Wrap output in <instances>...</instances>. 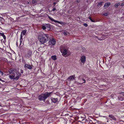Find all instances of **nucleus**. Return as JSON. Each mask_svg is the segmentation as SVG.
I'll return each mask as SVG.
<instances>
[{
	"mask_svg": "<svg viewBox=\"0 0 124 124\" xmlns=\"http://www.w3.org/2000/svg\"><path fill=\"white\" fill-rule=\"evenodd\" d=\"M56 10V9L55 8H54L52 10V11H55Z\"/></svg>",
	"mask_w": 124,
	"mask_h": 124,
	"instance_id": "nucleus-33",
	"label": "nucleus"
},
{
	"mask_svg": "<svg viewBox=\"0 0 124 124\" xmlns=\"http://www.w3.org/2000/svg\"><path fill=\"white\" fill-rule=\"evenodd\" d=\"M23 40V37L21 34V35L20 38V42H22Z\"/></svg>",
	"mask_w": 124,
	"mask_h": 124,
	"instance_id": "nucleus-23",
	"label": "nucleus"
},
{
	"mask_svg": "<svg viewBox=\"0 0 124 124\" xmlns=\"http://www.w3.org/2000/svg\"><path fill=\"white\" fill-rule=\"evenodd\" d=\"M26 31L24 30L22 31L21 32V34H22L23 35H25L26 33Z\"/></svg>",
	"mask_w": 124,
	"mask_h": 124,
	"instance_id": "nucleus-21",
	"label": "nucleus"
},
{
	"mask_svg": "<svg viewBox=\"0 0 124 124\" xmlns=\"http://www.w3.org/2000/svg\"><path fill=\"white\" fill-rule=\"evenodd\" d=\"M4 35V33H0V35L1 36H3Z\"/></svg>",
	"mask_w": 124,
	"mask_h": 124,
	"instance_id": "nucleus-29",
	"label": "nucleus"
},
{
	"mask_svg": "<svg viewBox=\"0 0 124 124\" xmlns=\"http://www.w3.org/2000/svg\"><path fill=\"white\" fill-rule=\"evenodd\" d=\"M83 25L84 26L86 27H87L88 26V25L86 23H84Z\"/></svg>",
	"mask_w": 124,
	"mask_h": 124,
	"instance_id": "nucleus-27",
	"label": "nucleus"
},
{
	"mask_svg": "<svg viewBox=\"0 0 124 124\" xmlns=\"http://www.w3.org/2000/svg\"><path fill=\"white\" fill-rule=\"evenodd\" d=\"M52 92H46L45 93L39 95L38 97L39 100L40 101H45V100L51 96Z\"/></svg>",
	"mask_w": 124,
	"mask_h": 124,
	"instance_id": "nucleus-2",
	"label": "nucleus"
},
{
	"mask_svg": "<svg viewBox=\"0 0 124 124\" xmlns=\"http://www.w3.org/2000/svg\"><path fill=\"white\" fill-rule=\"evenodd\" d=\"M123 15H124V14H123Z\"/></svg>",
	"mask_w": 124,
	"mask_h": 124,
	"instance_id": "nucleus-44",
	"label": "nucleus"
},
{
	"mask_svg": "<svg viewBox=\"0 0 124 124\" xmlns=\"http://www.w3.org/2000/svg\"><path fill=\"white\" fill-rule=\"evenodd\" d=\"M103 15L105 16H107L108 15V14L107 13H105L103 14Z\"/></svg>",
	"mask_w": 124,
	"mask_h": 124,
	"instance_id": "nucleus-32",
	"label": "nucleus"
},
{
	"mask_svg": "<svg viewBox=\"0 0 124 124\" xmlns=\"http://www.w3.org/2000/svg\"><path fill=\"white\" fill-rule=\"evenodd\" d=\"M0 81H2V80L1 78H0Z\"/></svg>",
	"mask_w": 124,
	"mask_h": 124,
	"instance_id": "nucleus-41",
	"label": "nucleus"
},
{
	"mask_svg": "<svg viewBox=\"0 0 124 124\" xmlns=\"http://www.w3.org/2000/svg\"><path fill=\"white\" fill-rule=\"evenodd\" d=\"M32 65H31L28 64H25L24 66V67L26 69L31 70L32 69Z\"/></svg>",
	"mask_w": 124,
	"mask_h": 124,
	"instance_id": "nucleus-7",
	"label": "nucleus"
},
{
	"mask_svg": "<svg viewBox=\"0 0 124 124\" xmlns=\"http://www.w3.org/2000/svg\"><path fill=\"white\" fill-rule=\"evenodd\" d=\"M0 72L1 73V75H3V72H2L1 70H0Z\"/></svg>",
	"mask_w": 124,
	"mask_h": 124,
	"instance_id": "nucleus-35",
	"label": "nucleus"
},
{
	"mask_svg": "<svg viewBox=\"0 0 124 124\" xmlns=\"http://www.w3.org/2000/svg\"><path fill=\"white\" fill-rule=\"evenodd\" d=\"M16 72V73L17 74V75L16 76L14 79V81L18 80L19 78L20 77L21 75V73L17 71Z\"/></svg>",
	"mask_w": 124,
	"mask_h": 124,
	"instance_id": "nucleus-5",
	"label": "nucleus"
},
{
	"mask_svg": "<svg viewBox=\"0 0 124 124\" xmlns=\"http://www.w3.org/2000/svg\"><path fill=\"white\" fill-rule=\"evenodd\" d=\"M118 99L120 101H122L123 99L122 97L120 96L118 97Z\"/></svg>",
	"mask_w": 124,
	"mask_h": 124,
	"instance_id": "nucleus-22",
	"label": "nucleus"
},
{
	"mask_svg": "<svg viewBox=\"0 0 124 124\" xmlns=\"http://www.w3.org/2000/svg\"><path fill=\"white\" fill-rule=\"evenodd\" d=\"M38 39L41 44H44L50 39L49 35L48 34H44L39 35L38 37Z\"/></svg>",
	"mask_w": 124,
	"mask_h": 124,
	"instance_id": "nucleus-1",
	"label": "nucleus"
},
{
	"mask_svg": "<svg viewBox=\"0 0 124 124\" xmlns=\"http://www.w3.org/2000/svg\"><path fill=\"white\" fill-rule=\"evenodd\" d=\"M75 75L70 76L69 77V79L70 80H73L75 79Z\"/></svg>",
	"mask_w": 124,
	"mask_h": 124,
	"instance_id": "nucleus-10",
	"label": "nucleus"
},
{
	"mask_svg": "<svg viewBox=\"0 0 124 124\" xmlns=\"http://www.w3.org/2000/svg\"><path fill=\"white\" fill-rule=\"evenodd\" d=\"M32 54V52L31 50H29L28 51L26 55V57L27 58H30Z\"/></svg>",
	"mask_w": 124,
	"mask_h": 124,
	"instance_id": "nucleus-9",
	"label": "nucleus"
},
{
	"mask_svg": "<svg viewBox=\"0 0 124 124\" xmlns=\"http://www.w3.org/2000/svg\"><path fill=\"white\" fill-rule=\"evenodd\" d=\"M16 70L15 69H10L9 71V72L10 73H12V72L13 71H16Z\"/></svg>",
	"mask_w": 124,
	"mask_h": 124,
	"instance_id": "nucleus-15",
	"label": "nucleus"
},
{
	"mask_svg": "<svg viewBox=\"0 0 124 124\" xmlns=\"http://www.w3.org/2000/svg\"><path fill=\"white\" fill-rule=\"evenodd\" d=\"M61 50V52L62 53L63 55L64 56L67 54L68 51L64 48L62 47Z\"/></svg>",
	"mask_w": 124,
	"mask_h": 124,
	"instance_id": "nucleus-4",
	"label": "nucleus"
},
{
	"mask_svg": "<svg viewBox=\"0 0 124 124\" xmlns=\"http://www.w3.org/2000/svg\"><path fill=\"white\" fill-rule=\"evenodd\" d=\"M123 5H122V4L121 5V6H123Z\"/></svg>",
	"mask_w": 124,
	"mask_h": 124,
	"instance_id": "nucleus-42",
	"label": "nucleus"
},
{
	"mask_svg": "<svg viewBox=\"0 0 124 124\" xmlns=\"http://www.w3.org/2000/svg\"><path fill=\"white\" fill-rule=\"evenodd\" d=\"M42 28L43 30H44L46 29V26H42Z\"/></svg>",
	"mask_w": 124,
	"mask_h": 124,
	"instance_id": "nucleus-24",
	"label": "nucleus"
},
{
	"mask_svg": "<svg viewBox=\"0 0 124 124\" xmlns=\"http://www.w3.org/2000/svg\"><path fill=\"white\" fill-rule=\"evenodd\" d=\"M48 28H49L50 27V26L49 25L47 24V25L46 26Z\"/></svg>",
	"mask_w": 124,
	"mask_h": 124,
	"instance_id": "nucleus-36",
	"label": "nucleus"
},
{
	"mask_svg": "<svg viewBox=\"0 0 124 124\" xmlns=\"http://www.w3.org/2000/svg\"><path fill=\"white\" fill-rule=\"evenodd\" d=\"M123 78H124V75H123Z\"/></svg>",
	"mask_w": 124,
	"mask_h": 124,
	"instance_id": "nucleus-43",
	"label": "nucleus"
},
{
	"mask_svg": "<svg viewBox=\"0 0 124 124\" xmlns=\"http://www.w3.org/2000/svg\"><path fill=\"white\" fill-rule=\"evenodd\" d=\"M16 45L17 46H18V43L17 41V42L16 43Z\"/></svg>",
	"mask_w": 124,
	"mask_h": 124,
	"instance_id": "nucleus-37",
	"label": "nucleus"
},
{
	"mask_svg": "<svg viewBox=\"0 0 124 124\" xmlns=\"http://www.w3.org/2000/svg\"><path fill=\"white\" fill-rule=\"evenodd\" d=\"M2 37H3V39L4 40L6 39V36H5L4 35Z\"/></svg>",
	"mask_w": 124,
	"mask_h": 124,
	"instance_id": "nucleus-31",
	"label": "nucleus"
},
{
	"mask_svg": "<svg viewBox=\"0 0 124 124\" xmlns=\"http://www.w3.org/2000/svg\"><path fill=\"white\" fill-rule=\"evenodd\" d=\"M96 38H98V39H99V40H101V39H99L97 37V36H96Z\"/></svg>",
	"mask_w": 124,
	"mask_h": 124,
	"instance_id": "nucleus-40",
	"label": "nucleus"
},
{
	"mask_svg": "<svg viewBox=\"0 0 124 124\" xmlns=\"http://www.w3.org/2000/svg\"><path fill=\"white\" fill-rule=\"evenodd\" d=\"M14 73H12V74H13V75H10L9 76V77L11 79H13V80H14V78L15 77V75L14 74Z\"/></svg>",
	"mask_w": 124,
	"mask_h": 124,
	"instance_id": "nucleus-12",
	"label": "nucleus"
},
{
	"mask_svg": "<svg viewBox=\"0 0 124 124\" xmlns=\"http://www.w3.org/2000/svg\"><path fill=\"white\" fill-rule=\"evenodd\" d=\"M82 80L84 81V82H83V83H79L78 82H76V84H78V85H81L82 84H83V83H85V79H82Z\"/></svg>",
	"mask_w": 124,
	"mask_h": 124,
	"instance_id": "nucleus-16",
	"label": "nucleus"
},
{
	"mask_svg": "<svg viewBox=\"0 0 124 124\" xmlns=\"http://www.w3.org/2000/svg\"><path fill=\"white\" fill-rule=\"evenodd\" d=\"M52 101L54 103H56L58 101V99L57 98H53L52 99Z\"/></svg>",
	"mask_w": 124,
	"mask_h": 124,
	"instance_id": "nucleus-14",
	"label": "nucleus"
},
{
	"mask_svg": "<svg viewBox=\"0 0 124 124\" xmlns=\"http://www.w3.org/2000/svg\"><path fill=\"white\" fill-rule=\"evenodd\" d=\"M119 93L120 94H122L123 96H124V92H120Z\"/></svg>",
	"mask_w": 124,
	"mask_h": 124,
	"instance_id": "nucleus-26",
	"label": "nucleus"
},
{
	"mask_svg": "<svg viewBox=\"0 0 124 124\" xmlns=\"http://www.w3.org/2000/svg\"><path fill=\"white\" fill-rule=\"evenodd\" d=\"M21 73H23V70L21 69L20 70Z\"/></svg>",
	"mask_w": 124,
	"mask_h": 124,
	"instance_id": "nucleus-34",
	"label": "nucleus"
},
{
	"mask_svg": "<svg viewBox=\"0 0 124 124\" xmlns=\"http://www.w3.org/2000/svg\"><path fill=\"white\" fill-rule=\"evenodd\" d=\"M20 43L19 47L20 49H21L22 48V47L23 45V43H22V42H20Z\"/></svg>",
	"mask_w": 124,
	"mask_h": 124,
	"instance_id": "nucleus-17",
	"label": "nucleus"
},
{
	"mask_svg": "<svg viewBox=\"0 0 124 124\" xmlns=\"http://www.w3.org/2000/svg\"><path fill=\"white\" fill-rule=\"evenodd\" d=\"M81 62L84 63L86 61V57L85 56H82L81 57L80 59Z\"/></svg>",
	"mask_w": 124,
	"mask_h": 124,
	"instance_id": "nucleus-8",
	"label": "nucleus"
},
{
	"mask_svg": "<svg viewBox=\"0 0 124 124\" xmlns=\"http://www.w3.org/2000/svg\"><path fill=\"white\" fill-rule=\"evenodd\" d=\"M88 18L92 22H96V21H95L94 20H93L92 19V18H91V17H88Z\"/></svg>",
	"mask_w": 124,
	"mask_h": 124,
	"instance_id": "nucleus-20",
	"label": "nucleus"
},
{
	"mask_svg": "<svg viewBox=\"0 0 124 124\" xmlns=\"http://www.w3.org/2000/svg\"><path fill=\"white\" fill-rule=\"evenodd\" d=\"M48 17L49 18V19L51 21H54L55 22L58 23H59L61 25H64L65 24V23L63 22H61L60 21H57L56 20H54L50 16H48Z\"/></svg>",
	"mask_w": 124,
	"mask_h": 124,
	"instance_id": "nucleus-3",
	"label": "nucleus"
},
{
	"mask_svg": "<svg viewBox=\"0 0 124 124\" xmlns=\"http://www.w3.org/2000/svg\"><path fill=\"white\" fill-rule=\"evenodd\" d=\"M51 58L54 60H55L57 59L56 56L55 55L52 56H51Z\"/></svg>",
	"mask_w": 124,
	"mask_h": 124,
	"instance_id": "nucleus-18",
	"label": "nucleus"
},
{
	"mask_svg": "<svg viewBox=\"0 0 124 124\" xmlns=\"http://www.w3.org/2000/svg\"><path fill=\"white\" fill-rule=\"evenodd\" d=\"M49 40V41L48 42L49 45L53 46L55 44L56 41L54 39H50Z\"/></svg>",
	"mask_w": 124,
	"mask_h": 124,
	"instance_id": "nucleus-6",
	"label": "nucleus"
},
{
	"mask_svg": "<svg viewBox=\"0 0 124 124\" xmlns=\"http://www.w3.org/2000/svg\"><path fill=\"white\" fill-rule=\"evenodd\" d=\"M120 4V3H116L115 4V6L116 8H117Z\"/></svg>",
	"mask_w": 124,
	"mask_h": 124,
	"instance_id": "nucleus-19",
	"label": "nucleus"
},
{
	"mask_svg": "<svg viewBox=\"0 0 124 124\" xmlns=\"http://www.w3.org/2000/svg\"><path fill=\"white\" fill-rule=\"evenodd\" d=\"M63 34L65 36H66L67 35V33L66 32H64Z\"/></svg>",
	"mask_w": 124,
	"mask_h": 124,
	"instance_id": "nucleus-30",
	"label": "nucleus"
},
{
	"mask_svg": "<svg viewBox=\"0 0 124 124\" xmlns=\"http://www.w3.org/2000/svg\"><path fill=\"white\" fill-rule=\"evenodd\" d=\"M110 5V3L109 2H108L105 3L104 6V7L108 8Z\"/></svg>",
	"mask_w": 124,
	"mask_h": 124,
	"instance_id": "nucleus-13",
	"label": "nucleus"
},
{
	"mask_svg": "<svg viewBox=\"0 0 124 124\" xmlns=\"http://www.w3.org/2000/svg\"><path fill=\"white\" fill-rule=\"evenodd\" d=\"M36 2V1L35 0H32V3L33 4H34Z\"/></svg>",
	"mask_w": 124,
	"mask_h": 124,
	"instance_id": "nucleus-28",
	"label": "nucleus"
},
{
	"mask_svg": "<svg viewBox=\"0 0 124 124\" xmlns=\"http://www.w3.org/2000/svg\"><path fill=\"white\" fill-rule=\"evenodd\" d=\"M96 38H98V39H99V40H101V39H99L97 37V36H96Z\"/></svg>",
	"mask_w": 124,
	"mask_h": 124,
	"instance_id": "nucleus-39",
	"label": "nucleus"
},
{
	"mask_svg": "<svg viewBox=\"0 0 124 124\" xmlns=\"http://www.w3.org/2000/svg\"><path fill=\"white\" fill-rule=\"evenodd\" d=\"M109 117L111 118L113 120L115 121H116V119L114 116L112 115H109Z\"/></svg>",
	"mask_w": 124,
	"mask_h": 124,
	"instance_id": "nucleus-11",
	"label": "nucleus"
},
{
	"mask_svg": "<svg viewBox=\"0 0 124 124\" xmlns=\"http://www.w3.org/2000/svg\"><path fill=\"white\" fill-rule=\"evenodd\" d=\"M102 2H101L100 3H99L98 4V6H101L102 5Z\"/></svg>",
	"mask_w": 124,
	"mask_h": 124,
	"instance_id": "nucleus-25",
	"label": "nucleus"
},
{
	"mask_svg": "<svg viewBox=\"0 0 124 124\" xmlns=\"http://www.w3.org/2000/svg\"><path fill=\"white\" fill-rule=\"evenodd\" d=\"M56 4V3L55 2H54V3H53V5H55Z\"/></svg>",
	"mask_w": 124,
	"mask_h": 124,
	"instance_id": "nucleus-38",
	"label": "nucleus"
}]
</instances>
